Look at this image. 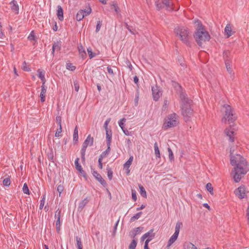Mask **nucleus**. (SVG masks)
I'll return each instance as SVG.
<instances>
[{
    "mask_svg": "<svg viewBox=\"0 0 249 249\" xmlns=\"http://www.w3.org/2000/svg\"><path fill=\"white\" fill-rule=\"evenodd\" d=\"M231 164L234 166L232 171L234 173L233 178L234 181L239 182L242 178L249 171V164L246 160L240 154L233 155L231 150H230Z\"/></svg>",
    "mask_w": 249,
    "mask_h": 249,
    "instance_id": "f257e3e1",
    "label": "nucleus"
},
{
    "mask_svg": "<svg viewBox=\"0 0 249 249\" xmlns=\"http://www.w3.org/2000/svg\"><path fill=\"white\" fill-rule=\"evenodd\" d=\"M193 23L196 25V29L194 34V37L197 44L201 46L203 42L209 41L210 39V36L209 33L206 31L201 22L197 19H195Z\"/></svg>",
    "mask_w": 249,
    "mask_h": 249,
    "instance_id": "f03ea898",
    "label": "nucleus"
},
{
    "mask_svg": "<svg viewBox=\"0 0 249 249\" xmlns=\"http://www.w3.org/2000/svg\"><path fill=\"white\" fill-rule=\"evenodd\" d=\"M181 100V113L186 122L189 121L190 118L193 115V110L191 107L192 100L188 97Z\"/></svg>",
    "mask_w": 249,
    "mask_h": 249,
    "instance_id": "7ed1b4c3",
    "label": "nucleus"
},
{
    "mask_svg": "<svg viewBox=\"0 0 249 249\" xmlns=\"http://www.w3.org/2000/svg\"><path fill=\"white\" fill-rule=\"evenodd\" d=\"M176 35L179 36L180 40L187 46L191 47V42L189 41V31L188 28L183 26H178L174 29Z\"/></svg>",
    "mask_w": 249,
    "mask_h": 249,
    "instance_id": "20e7f679",
    "label": "nucleus"
},
{
    "mask_svg": "<svg viewBox=\"0 0 249 249\" xmlns=\"http://www.w3.org/2000/svg\"><path fill=\"white\" fill-rule=\"evenodd\" d=\"M223 107L225 108V115L222 119V122L226 124L233 123L237 119V116L234 113L233 108L230 105L225 104Z\"/></svg>",
    "mask_w": 249,
    "mask_h": 249,
    "instance_id": "39448f33",
    "label": "nucleus"
},
{
    "mask_svg": "<svg viewBox=\"0 0 249 249\" xmlns=\"http://www.w3.org/2000/svg\"><path fill=\"white\" fill-rule=\"evenodd\" d=\"M178 124V116L175 113L168 115L165 119L162 128L166 130L169 128L174 127Z\"/></svg>",
    "mask_w": 249,
    "mask_h": 249,
    "instance_id": "423d86ee",
    "label": "nucleus"
},
{
    "mask_svg": "<svg viewBox=\"0 0 249 249\" xmlns=\"http://www.w3.org/2000/svg\"><path fill=\"white\" fill-rule=\"evenodd\" d=\"M171 85L173 87L176 92L179 94L180 100L187 97V95L183 91L182 86L178 82L172 80Z\"/></svg>",
    "mask_w": 249,
    "mask_h": 249,
    "instance_id": "0eeeda50",
    "label": "nucleus"
},
{
    "mask_svg": "<svg viewBox=\"0 0 249 249\" xmlns=\"http://www.w3.org/2000/svg\"><path fill=\"white\" fill-rule=\"evenodd\" d=\"M182 225V223L180 222H178L175 227V231L173 235L170 237L168 241L167 247L171 246L177 239L179 233V229L180 227Z\"/></svg>",
    "mask_w": 249,
    "mask_h": 249,
    "instance_id": "6e6552de",
    "label": "nucleus"
},
{
    "mask_svg": "<svg viewBox=\"0 0 249 249\" xmlns=\"http://www.w3.org/2000/svg\"><path fill=\"white\" fill-rule=\"evenodd\" d=\"M160 89V88L157 85L152 87V97L155 101H158L162 95V93Z\"/></svg>",
    "mask_w": 249,
    "mask_h": 249,
    "instance_id": "1a4fd4ad",
    "label": "nucleus"
},
{
    "mask_svg": "<svg viewBox=\"0 0 249 249\" xmlns=\"http://www.w3.org/2000/svg\"><path fill=\"white\" fill-rule=\"evenodd\" d=\"M246 188L245 186H241L234 191L236 196L240 199L245 198L246 196Z\"/></svg>",
    "mask_w": 249,
    "mask_h": 249,
    "instance_id": "9d476101",
    "label": "nucleus"
},
{
    "mask_svg": "<svg viewBox=\"0 0 249 249\" xmlns=\"http://www.w3.org/2000/svg\"><path fill=\"white\" fill-rule=\"evenodd\" d=\"M79 158H77L75 159L74 164L75 166L76 169L79 172L80 175L82 176L86 179H87L88 176L87 175L85 171L83 170V168L80 165V164L79 163Z\"/></svg>",
    "mask_w": 249,
    "mask_h": 249,
    "instance_id": "9b49d317",
    "label": "nucleus"
},
{
    "mask_svg": "<svg viewBox=\"0 0 249 249\" xmlns=\"http://www.w3.org/2000/svg\"><path fill=\"white\" fill-rule=\"evenodd\" d=\"M224 133L229 137V140L231 142H232L234 141V131L231 125L226 128L224 130Z\"/></svg>",
    "mask_w": 249,
    "mask_h": 249,
    "instance_id": "f8f14e48",
    "label": "nucleus"
},
{
    "mask_svg": "<svg viewBox=\"0 0 249 249\" xmlns=\"http://www.w3.org/2000/svg\"><path fill=\"white\" fill-rule=\"evenodd\" d=\"M91 172L94 177L104 186H107V183L105 179L102 177L100 174L98 173L97 171H94V169L91 167Z\"/></svg>",
    "mask_w": 249,
    "mask_h": 249,
    "instance_id": "ddd939ff",
    "label": "nucleus"
},
{
    "mask_svg": "<svg viewBox=\"0 0 249 249\" xmlns=\"http://www.w3.org/2000/svg\"><path fill=\"white\" fill-rule=\"evenodd\" d=\"M143 229V227H139L133 229L130 232V236L131 238H134L135 237L139 234Z\"/></svg>",
    "mask_w": 249,
    "mask_h": 249,
    "instance_id": "4468645a",
    "label": "nucleus"
},
{
    "mask_svg": "<svg viewBox=\"0 0 249 249\" xmlns=\"http://www.w3.org/2000/svg\"><path fill=\"white\" fill-rule=\"evenodd\" d=\"M9 4L10 5L11 10L16 14H18L19 6L17 1L15 0H13Z\"/></svg>",
    "mask_w": 249,
    "mask_h": 249,
    "instance_id": "2eb2a0df",
    "label": "nucleus"
},
{
    "mask_svg": "<svg viewBox=\"0 0 249 249\" xmlns=\"http://www.w3.org/2000/svg\"><path fill=\"white\" fill-rule=\"evenodd\" d=\"M57 16L58 17V18L60 21H62L64 19V13H63V10L62 8V7L60 5H58L57 6Z\"/></svg>",
    "mask_w": 249,
    "mask_h": 249,
    "instance_id": "dca6fc26",
    "label": "nucleus"
},
{
    "mask_svg": "<svg viewBox=\"0 0 249 249\" xmlns=\"http://www.w3.org/2000/svg\"><path fill=\"white\" fill-rule=\"evenodd\" d=\"M89 197H87L84 199L82 200L79 204L78 210V211H82L84 207L89 203Z\"/></svg>",
    "mask_w": 249,
    "mask_h": 249,
    "instance_id": "f3484780",
    "label": "nucleus"
},
{
    "mask_svg": "<svg viewBox=\"0 0 249 249\" xmlns=\"http://www.w3.org/2000/svg\"><path fill=\"white\" fill-rule=\"evenodd\" d=\"M78 50L79 52V55L83 59H85L87 57V53H86L85 50L83 47V46L80 44L78 46Z\"/></svg>",
    "mask_w": 249,
    "mask_h": 249,
    "instance_id": "a211bd4d",
    "label": "nucleus"
},
{
    "mask_svg": "<svg viewBox=\"0 0 249 249\" xmlns=\"http://www.w3.org/2000/svg\"><path fill=\"white\" fill-rule=\"evenodd\" d=\"M41 90L40 94V100L41 102H44L45 101V96L47 88L46 86H41Z\"/></svg>",
    "mask_w": 249,
    "mask_h": 249,
    "instance_id": "6ab92c4d",
    "label": "nucleus"
},
{
    "mask_svg": "<svg viewBox=\"0 0 249 249\" xmlns=\"http://www.w3.org/2000/svg\"><path fill=\"white\" fill-rule=\"evenodd\" d=\"M106 139L107 145H111L112 140V131L111 129L109 130L106 131Z\"/></svg>",
    "mask_w": 249,
    "mask_h": 249,
    "instance_id": "aec40b11",
    "label": "nucleus"
},
{
    "mask_svg": "<svg viewBox=\"0 0 249 249\" xmlns=\"http://www.w3.org/2000/svg\"><path fill=\"white\" fill-rule=\"evenodd\" d=\"M61 48V44L60 42L57 41L56 42H54L53 44V47H52V53L53 54V55H54V53L55 50L59 51L60 50Z\"/></svg>",
    "mask_w": 249,
    "mask_h": 249,
    "instance_id": "412c9836",
    "label": "nucleus"
},
{
    "mask_svg": "<svg viewBox=\"0 0 249 249\" xmlns=\"http://www.w3.org/2000/svg\"><path fill=\"white\" fill-rule=\"evenodd\" d=\"M94 139L93 137H91L90 135H88L86 139L85 140L83 144H85L86 146H88V145L92 146L93 144Z\"/></svg>",
    "mask_w": 249,
    "mask_h": 249,
    "instance_id": "4be33fe9",
    "label": "nucleus"
},
{
    "mask_svg": "<svg viewBox=\"0 0 249 249\" xmlns=\"http://www.w3.org/2000/svg\"><path fill=\"white\" fill-rule=\"evenodd\" d=\"M73 140L75 143H77L78 142V130L77 125L75 127L74 129Z\"/></svg>",
    "mask_w": 249,
    "mask_h": 249,
    "instance_id": "5701e85b",
    "label": "nucleus"
},
{
    "mask_svg": "<svg viewBox=\"0 0 249 249\" xmlns=\"http://www.w3.org/2000/svg\"><path fill=\"white\" fill-rule=\"evenodd\" d=\"M183 247L185 249H197L196 247L191 242H185Z\"/></svg>",
    "mask_w": 249,
    "mask_h": 249,
    "instance_id": "b1692460",
    "label": "nucleus"
},
{
    "mask_svg": "<svg viewBox=\"0 0 249 249\" xmlns=\"http://www.w3.org/2000/svg\"><path fill=\"white\" fill-rule=\"evenodd\" d=\"M231 29L230 24H228L226 25L225 28V34L227 35V37L228 38L231 36L232 35L231 33Z\"/></svg>",
    "mask_w": 249,
    "mask_h": 249,
    "instance_id": "393cba45",
    "label": "nucleus"
},
{
    "mask_svg": "<svg viewBox=\"0 0 249 249\" xmlns=\"http://www.w3.org/2000/svg\"><path fill=\"white\" fill-rule=\"evenodd\" d=\"M226 67L227 71L230 74L232 73V70L231 67V61L230 59H226L225 61Z\"/></svg>",
    "mask_w": 249,
    "mask_h": 249,
    "instance_id": "a878e982",
    "label": "nucleus"
},
{
    "mask_svg": "<svg viewBox=\"0 0 249 249\" xmlns=\"http://www.w3.org/2000/svg\"><path fill=\"white\" fill-rule=\"evenodd\" d=\"M110 151V145H107V149L104 152L102 153V154L100 155V158L103 159L104 158L106 157L107 155H108Z\"/></svg>",
    "mask_w": 249,
    "mask_h": 249,
    "instance_id": "bb28decb",
    "label": "nucleus"
},
{
    "mask_svg": "<svg viewBox=\"0 0 249 249\" xmlns=\"http://www.w3.org/2000/svg\"><path fill=\"white\" fill-rule=\"evenodd\" d=\"M84 12H83L82 10H79L76 16V19L77 21H80L81 20L84 18Z\"/></svg>",
    "mask_w": 249,
    "mask_h": 249,
    "instance_id": "cd10ccee",
    "label": "nucleus"
},
{
    "mask_svg": "<svg viewBox=\"0 0 249 249\" xmlns=\"http://www.w3.org/2000/svg\"><path fill=\"white\" fill-rule=\"evenodd\" d=\"M133 160V157L132 156H131L129 157V159L124 164V168H126L128 169L132 164Z\"/></svg>",
    "mask_w": 249,
    "mask_h": 249,
    "instance_id": "c85d7f7f",
    "label": "nucleus"
},
{
    "mask_svg": "<svg viewBox=\"0 0 249 249\" xmlns=\"http://www.w3.org/2000/svg\"><path fill=\"white\" fill-rule=\"evenodd\" d=\"M154 150H155V154L157 158H160V150L159 149L158 143L155 142L154 143Z\"/></svg>",
    "mask_w": 249,
    "mask_h": 249,
    "instance_id": "c756f323",
    "label": "nucleus"
},
{
    "mask_svg": "<svg viewBox=\"0 0 249 249\" xmlns=\"http://www.w3.org/2000/svg\"><path fill=\"white\" fill-rule=\"evenodd\" d=\"M139 189L140 190V193L141 195L142 196H143V197L146 198L147 197L146 192L144 188L142 185H139Z\"/></svg>",
    "mask_w": 249,
    "mask_h": 249,
    "instance_id": "7c9ffc66",
    "label": "nucleus"
},
{
    "mask_svg": "<svg viewBox=\"0 0 249 249\" xmlns=\"http://www.w3.org/2000/svg\"><path fill=\"white\" fill-rule=\"evenodd\" d=\"M124 26L132 34H135V30L132 26L129 25L126 22H124Z\"/></svg>",
    "mask_w": 249,
    "mask_h": 249,
    "instance_id": "2f4dec72",
    "label": "nucleus"
},
{
    "mask_svg": "<svg viewBox=\"0 0 249 249\" xmlns=\"http://www.w3.org/2000/svg\"><path fill=\"white\" fill-rule=\"evenodd\" d=\"M153 231L154 229H151L147 232L146 233H148L147 239H150V241H151L155 236V233H153Z\"/></svg>",
    "mask_w": 249,
    "mask_h": 249,
    "instance_id": "473e14b6",
    "label": "nucleus"
},
{
    "mask_svg": "<svg viewBox=\"0 0 249 249\" xmlns=\"http://www.w3.org/2000/svg\"><path fill=\"white\" fill-rule=\"evenodd\" d=\"M76 241V244L77 246L78 249H83L82 244L81 238L78 236H76L75 237Z\"/></svg>",
    "mask_w": 249,
    "mask_h": 249,
    "instance_id": "72a5a7b5",
    "label": "nucleus"
},
{
    "mask_svg": "<svg viewBox=\"0 0 249 249\" xmlns=\"http://www.w3.org/2000/svg\"><path fill=\"white\" fill-rule=\"evenodd\" d=\"M107 170L108 178L110 180L112 178L113 172H112L111 168H110L108 166V165H107Z\"/></svg>",
    "mask_w": 249,
    "mask_h": 249,
    "instance_id": "f704fd0d",
    "label": "nucleus"
},
{
    "mask_svg": "<svg viewBox=\"0 0 249 249\" xmlns=\"http://www.w3.org/2000/svg\"><path fill=\"white\" fill-rule=\"evenodd\" d=\"M142 213V212H140L137 213L136 214H135L134 216H133L132 217H131L130 221L133 222L135 220L138 219L140 217V216H141Z\"/></svg>",
    "mask_w": 249,
    "mask_h": 249,
    "instance_id": "c9c22d12",
    "label": "nucleus"
},
{
    "mask_svg": "<svg viewBox=\"0 0 249 249\" xmlns=\"http://www.w3.org/2000/svg\"><path fill=\"white\" fill-rule=\"evenodd\" d=\"M206 188L207 191H209L211 195L213 194V187L212 186V185L211 183H208L206 185Z\"/></svg>",
    "mask_w": 249,
    "mask_h": 249,
    "instance_id": "e433bc0d",
    "label": "nucleus"
},
{
    "mask_svg": "<svg viewBox=\"0 0 249 249\" xmlns=\"http://www.w3.org/2000/svg\"><path fill=\"white\" fill-rule=\"evenodd\" d=\"M11 184V180L10 177L8 176L7 178H4L3 180V184L4 186L8 187Z\"/></svg>",
    "mask_w": 249,
    "mask_h": 249,
    "instance_id": "4c0bfd02",
    "label": "nucleus"
},
{
    "mask_svg": "<svg viewBox=\"0 0 249 249\" xmlns=\"http://www.w3.org/2000/svg\"><path fill=\"white\" fill-rule=\"evenodd\" d=\"M162 4L165 5L168 10L171 11L173 10V9L170 6L169 0H163Z\"/></svg>",
    "mask_w": 249,
    "mask_h": 249,
    "instance_id": "58836bf2",
    "label": "nucleus"
},
{
    "mask_svg": "<svg viewBox=\"0 0 249 249\" xmlns=\"http://www.w3.org/2000/svg\"><path fill=\"white\" fill-rule=\"evenodd\" d=\"M137 244V241L136 239H133L129 246V249H135Z\"/></svg>",
    "mask_w": 249,
    "mask_h": 249,
    "instance_id": "ea45409f",
    "label": "nucleus"
},
{
    "mask_svg": "<svg viewBox=\"0 0 249 249\" xmlns=\"http://www.w3.org/2000/svg\"><path fill=\"white\" fill-rule=\"evenodd\" d=\"M66 69L71 71H74L76 69V67L71 63H68L66 64Z\"/></svg>",
    "mask_w": 249,
    "mask_h": 249,
    "instance_id": "a19ab883",
    "label": "nucleus"
},
{
    "mask_svg": "<svg viewBox=\"0 0 249 249\" xmlns=\"http://www.w3.org/2000/svg\"><path fill=\"white\" fill-rule=\"evenodd\" d=\"M87 52L88 53V54L89 55V58L91 59L93 57H95L96 55V54L92 52V49L91 48L89 47L87 49Z\"/></svg>",
    "mask_w": 249,
    "mask_h": 249,
    "instance_id": "79ce46f5",
    "label": "nucleus"
},
{
    "mask_svg": "<svg viewBox=\"0 0 249 249\" xmlns=\"http://www.w3.org/2000/svg\"><path fill=\"white\" fill-rule=\"evenodd\" d=\"M47 157L49 160L51 161L52 162H54L53 159V154L52 149L50 150V152H48L47 154Z\"/></svg>",
    "mask_w": 249,
    "mask_h": 249,
    "instance_id": "37998d69",
    "label": "nucleus"
},
{
    "mask_svg": "<svg viewBox=\"0 0 249 249\" xmlns=\"http://www.w3.org/2000/svg\"><path fill=\"white\" fill-rule=\"evenodd\" d=\"M23 192L24 194L27 195L30 194V191L29 190L27 184L25 183L24 184L23 188H22Z\"/></svg>",
    "mask_w": 249,
    "mask_h": 249,
    "instance_id": "c03bdc74",
    "label": "nucleus"
},
{
    "mask_svg": "<svg viewBox=\"0 0 249 249\" xmlns=\"http://www.w3.org/2000/svg\"><path fill=\"white\" fill-rule=\"evenodd\" d=\"M84 12V17L88 16L91 12V9L89 6L87 9L82 10Z\"/></svg>",
    "mask_w": 249,
    "mask_h": 249,
    "instance_id": "a18cd8bd",
    "label": "nucleus"
},
{
    "mask_svg": "<svg viewBox=\"0 0 249 249\" xmlns=\"http://www.w3.org/2000/svg\"><path fill=\"white\" fill-rule=\"evenodd\" d=\"M28 39L29 40H36V36L34 31H31L29 36L28 37Z\"/></svg>",
    "mask_w": 249,
    "mask_h": 249,
    "instance_id": "49530a36",
    "label": "nucleus"
},
{
    "mask_svg": "<svg viewBox=\"0 0 249 249\" xmlns=\"http://www.w3.org/2000/svg\"><path fill=\"white\" fill-rule=\"evenodd\" d=\"M230 54V52L228 50H225L223 52V58L225 60V61H226V59H229Z\"/></svg>",
    "mask_w": 249,
    "mask_h": 249,
    "instance_id": "de8ad7c7",
    "label": "nucleus"
},
{
    "mask_svg": "<svg viewBox=\"0 0 249 249\" xmlns=\"http://www.w3.org/2000/svg\"><path fill=\"white\" fill-rule=\"evenodd\" d=\"M22 69L23 71H31V69L29 66H27V63L24 61L22 64Z\"/></svg>",
    "mask_w": 249,
    "mask_h": 249,
    "instance_id": "09e8293b",
    "label": "nucleus"
},
{
    "mask_svg": "<svg viewBox=\"0 0 249 249\" xmlns=\"http://www.w3.org/2000/svg\"><path fill=\"white\" fill-rule=\"evenodd\" d=\"M37 73H38V77L40 79H42V78H44L45 77L44 72L43 70H40V69H38Z\"/></svg>",
    "mask_w": 249,
    "mask_h": 249,
    "instance_id": "8fccbe9b",
    "label": "nucleus"
},
{
    "mask_svg": "<svg viewBox=\"0 0 249 249\" xmlns=\"http://www.w3.org/2000/svg\"><path fill=\"white\" fill-rule=\"evenodd\" d=\"M63 190H64V187H63V185L59 184L57 186V191L59 193V196H60L62 192L63 191Z\"/></svg>",
    "mask_w": 249,
    "mask_h": 249,
    "instance_id": "3c124183",
    "label": "nucleus"
},
{
    "mask_svg": "<svg viewBox=\"0 0 249 249\" xmlns=\"http://www.w3.org/2000/svg\"><path fill=\"white\" fill-rule=\"evenodd\" d=\"M168 152H169V160L171 161H172V160H174V159L173 153L170 147L168 148Z\"/></svg>",
    "mask_w": 249,
    "mask_h": 249,
    "instance_id": "603ef678",
    "label": "nucleus"
},
{
    "mask_svg": "<svg viewBox=\"0 0 249 249\" xmlns=\"http://www.w3.org/2000/svg\"><path fill=\"white\" fill-rule=\"evenodd\" d=\"M45 195H43L41 200H40V205H39V209H42L45 203Z\"/></svg>",
    "mask_w": 249,
    "mask_h": 249,
    "instance_id": "864d4df0",
    "label": "nucleus"
},
{
    "mask_svg": "<svg viewBox=\"0 0 249 249\" xmlns=\"http://www.w3.org/2000/svg\"><path fill=\"white\" fill-rule=\"evenodd\" d=\"M61 211L59 210V209L55 212L54 214V218L56 219H60Z\"/></svg>",
    "mask_w": 249,
    "mask_h": 249,
    "instance_id": "5fc2aeb1",
    "label": "nucleus"
},
{
    "mask_svg": "<svg viewBox=\"0 0 249 249\" xmlns=\"http://www.w3.org/2000/svg\"><path fill=\"white\" fill-rule=\"evenodd\" d=\"M125 120H125V118H123L122 119L120 120L119 123H118L119 125V126H120V127L122 129H123V128L124 127V122H125Z\"/></svg>",
    "mask_w": 249,
    "mask_h": 249,
    "instance_id": "6e6d98bb",
    "label": "nucleus"
},
{
    "mask_svg": "<svg viewBox=\"0 0 249 249\" xmlns=\"http://www.w3.org/2000/svg\"><path fill=\"white\" fill-rule=\"evenodd\" d=\"M110 121V118H108L105 122L104 123V127L105 128L106 131L107 130H109L110 129H108L107 126H108V124L109 123Z\"/></svg>",
    "mask_w": 249,
    "mask_h": 249,
    "instance_id": "4d7b16f0",
    "label": "nucleus"
},
{
    "mask_svg": "<svg viewBox=\"0 0 249 249\" xmlns=\"http://www.w3.org/2000/svg\"><path fill=\"white\" fill-rule=\"evenodd\" d=\"M131 193H132V198L134 201H136L137 199L136 192L135 190H132Z\"/></svg>",
    "mask_w": 249,
    "mask_h": 249,
    "instance_id": "13d9d810",
    "label": "nucleus"
},
{
    "mask_svg": "<svg viewBox=\"0 0 249 249\" xmlns=\"http://www.w3.org/2000/svg\"><path fill=\"white\" fill-rule=\"evenodd\" d=\"M87 147L88 146H86V143L83 144L81 150V155H85V152H86V150Z\"/></svg>",
    "mask_w": 249,
    "mask_h": 249,
    "instance_id": "bf43d9fd",
    "label": "nucleus"
},
{
    "mask_svg": "<svg viewBox=\"0 0 249 249\" xmlns=\"http://www.w3.org/2000/svg\"><path fill=\"white\" fill-rule=\"evenodd\" d=\"M56 122L58 124L59 127H62L61 125V117L60 116H57L56 117Z\"/></svg>",
    "mask_w": 249,
    "mask_h": 249,
    "instance_id": "052dcab7",
    "label": "nucleus"
},
{
    "mask_svg": "<svg viewBox=\"0 0 249 249\" xmlns=\"http://www.w3.org/2000/svg\"><path fill=\"white\" fill-rule=\"evenodd\" d=\"M119 222V219L116 222V223L115 224V225L114 226L113 230V231H112V235L113 236L115 234V233H116V230H117V226L118 225Z\"/></svg>",
    "mask_w": 249,
    "mask_h": 249,
    "instance_id": "680f3d73",
    "label": "nucleus"
},
{
    "mask_svg": "<svg viewBox=\"0 0 249 249\" xmlns=\"http://www.w3.org/2000/svg\"><path fill=\"white\" fill-rule=\"evenodd\" d=\"M62 132V127H59V128L57 129L56 132L55 134V136L56 137H58L61 136V133Z\"/></svg>",
    "mask_w": 249,
    "mask_h": 249,
    "instance_id": "e2e57ef3",
    "label": "nucleus"
},
{
    "mask_svg": "<svg viewBox=\"0 0 249 249\" xmlns=\"http://www.w3.org/2000/svg\"><path fill=\"white\" fill-rule=\"evenodd\" d=\"M102 24L100 21H98L97 22L96 27V32L97 33L99 31L101 27Z\"/></svg>",
    "mask_w": 249,
    "mask_h": 249,
    "instance_id": "0e129e2a",
    "label": "nucleus"
},
{
    "mask_svg": "<svg viewBox=\"0 0 249 249\" xmlns=\"http://www.w3.org/2000/svg\"><path fill=\"white\" fill-rule=\"evenodd\" d=\"M74 86L75 90L77 92L78 91L79 89V84L77 82V81H74Z\"/></svg>",
    "mask_w": 249,
    "mask_h": 249,
    "instance_id": "69168bd1",
    "label": "nucleus"
},
{
    "mask_svg": "<svg viewBox=\"0 0 249 249\" xmlns=\"http://www.w3.org/2000/svg\"><path fill=\"white\" fill-rule=\"evenodd\" d=\"M123 132L124 133V134L125 135H127V136H129V135H131V132H129L128 131L127 129H126L125 127L124 128H123V129H122Z\"/></svg>",
    "mask_w": 249,
    "mask_h": 249,
    "instance_id": "338daca9",
    "label": "nucleus"
},
{
    "mask_svg": "<svg viewBox=\"0 0 249 249\" xmlns=\"http://www.w3.org/2000/svg\"><path fill=\"white\" fill-rule=\"evenodd\" d=\"M102 160H103V159L99 158V159H98V167L101 169H102L103 168Z\"/></svg>",
    "mask_w": 249,
    "mask_h": 249,
    "instance_id": "774afa93",
    "label": "nucleus"
}]
</instances>
